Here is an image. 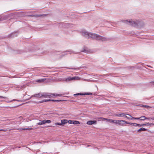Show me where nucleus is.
Returning <instances> with one entry per match:
<instances>
[{
	"mask_svg": "<svg viewBox=\"0 0 154 154\" xmlns=\"http://www.w3.org/2000/svg\"><path fill=\"white\" fill-rule=\"evenodd\" d=\"M61 124H62L63 125L67 123L68 122V120L66 119H63L61 121Z\"/></svg>",
	"mask_w": 154,
	"mask_h": 154,
	"instance_id": "f3484780",
	"label": "nucleus"
},
{
	"mask_svg": "<svg viewBox=\"0 0 154 154\" xmlns=\"http://www.w3.org/2000/svg\"><path fill=\"white\" fill-rule=\"evenodd\" d=\"M84 95V94H82V93H79L74 94V95Z\"/></svg>",
	"mask_w": 154,
	"mask_h": 154,
	"instance_id": "b1692460",
	"label": "nucleus"
},
{
	"mask_svg": "<svg viewBox=\"0 0 154 154\" xmlns=\"http://www.w3.org/2000/svg\"><path fill=\"white\" fill-rule=\"evenodd\" d=\"M35 97L36 98H40L41 97V93H38L36 94L32 95L31 96V97L29 98V99H30L32 97Z\"/></svg>",
	"mask_w": 154,
	"mask_h": 154,
	"instance_id": "9b49d317",
	"label": "nucleus"
},
{
	"mask_svg": "<svg viewBox=\"0 0 154 154\" xmlns=\"http://www.w3.org/2000/svg\"><path fill=\"white\" fill-rule=\"evenodd\" d=\"M147 131V129L143 128H141L139 129H138L137 131L139 132H140L141 131Z\"/></svg>",
	"mask_w": 154,
	"mask_h": 154,
	"instance_id": "dca6fc26",
	"label": "nucleus"
},
{
	"mask_svg": "<svg viewBox=\"0 0 154 154\" xmlns=\"http://www.w3.org/2000/svg\"><path fill=\"white\" fill-rule=\"evenodd\" d=\"M92 94L91 93H85L84 94V95H91Z\"/></svg>",
	"mask_w": 154,
	"mask_h": 154,
	"instance_id": "2f4dec72",
	"label": "nucleus"
},
{
	"mask_svg": "<svg viewBox=\"0 0 154 154\" xmlns=\"http://www.w3.org/2000/svg\"><path fill=\"white\" fill-rule=\"evenodd\" d=\"M124 116L123 117H125L127 119H128V118H128V116H127V115H128V114H125V113H124Z\"/></svg>",
	"mask_w": 154,
	"mask_h": 154,
	"instance_id": "393cba45",
	"label": "nucleus"
},
{
	"mask_svg": "<svg viewBox=\"0 0 154 154\" xmlns=\"http://www.w3.org/2000/svg\"><path fill=\"white\" fill-rule=\"evenodd\" d=\"M23 52V51L21 50H18L16 51L15 53L18 54H21Z\"/></svg>",
	"mask_w": 154,
	"mask_h": 154,
	"instance_id": "a211bd4d",
	"label": "nucleus"
},
{
	"mask_svg": "<svg viewBox=\"0 0 154 154\" xmlns=\"http://www.w3.org/2000/svg\"><path fill=\"white\" fill-rule=\"evenodd\" d=\"M73 121H72V120H69L68 121V122L69 124H73Z\"/></svg>",
	"mask_w": 154,
	"mask_h": 154,
	"instance_id": "7c9ffc66",
	"label": "nucleus"
},
{
	"mask_svg": "<svg viewBox=\"0 0 154 154\" xmlns=\"http://www.w3.org/2000/svg\"><path fill=\"white\" fill-rule=\"evenodd\" d=\"M89 35V38L94 39L98 40L101 41H104L107 40V39L105 37L102 36L95 33H90Z\"/></svg>",
	"mask_w": 154,
	"mask_h": 154,
	"instance_id": "f03ea898",
	"label": "nucleus"
},
{
	"mask_svg": "<svg viewBox=\"0 0 154 154\" xmlns=\"http://www.w3.org/2000/svg\"><path fill=\"white\" fill-rule=\"evenodd\" d=\"M19 118H21H21H22V117L20 116V117H19Z\"/></svg>",
	"mask_w": 154,
	"mask_h": 154,
	"instance_id": "4c0bfd02",
	"label": "nucleus"
},
{
	"mask_svg": "<svg viewBox=\"0 0 154 154\" xmlns=\"http://www.w3.org/2000/svg\"><path fill=\"white\" fill-rule=\"evenodd\" d=\"M32 128H21L18 129L20 130H32Z\"/></svg>",
	"mask_w": 154,
	"mask_h": 154,
	"instance_id": "6ab92c4d",
	"label": "nucleus"
},
{
	"mask_svg": "<svg viewBox=\"0 0 154 154\" xmlns=\"http://www.w3.org/2000/svg\"><path fill=\"white\" fill-rule=\"evenodd\" d=\"M55 125H63L61 123L57 122L55 123Z\"/></svg>",
	"mask_w": 154,
	"mask_h": 154,
	"instance_id": "5701e85b",
	"label": "nucleus"
},
{
	"mask_svg": "<svg viewBox=\"0 0 154 154\" xmlns=\"http://www.w3.org/2000/svg\"><path fill=\"white\" fill-rule=\"evenodd\" d=\"M140 106L145 107L147 109H149V108H152V107H151V106H147V105H142L141 106Z\"/></svg>",
	"mask_w": 154,
	"mask_h": 154,
	"instance_id": "4be33fe9",
	"label": "nucleus"
},
{
	"mask_svg": "<svg viewBox=\"0 0 154 154\" xmlns=\"http://www.w3.org/2000/svg\"><path fill=\"white\" fill-rule=\"evenodd\" d=\"M81 51L82 52H85L86 53H88V50H86L85 49H84V50L83 51Z\"/></svg>",
	"mask_w": 154,
	"mask_h": 154,
	"instance_id": "bb28decb",
	"label": "nucleus"
},
{
	"mask_svg": "<svg viewBox=\"0 0 154 154\" xmlns=\"http://www.w3.org/2000/svg\"><path fill=\"white\" fill-rule=\"evenodd\" d=\"M128 116V117H130V116Z\"/></svg>",
	"mask_w": 154,
	"mask_h": 154,
	"instance_id": "58836bf2",
	"label": "nucleus"
},
{
	"mask_svg": "<svg viewBox=\"0 0 154 154\" xmlns=\"http://www.w3.org/2000/svg\"><path fill=\"white\" fill-rule=\"evenodd\" d=\"M145 125H147V126H148L149 125H154V124H152V123H151V124H149V123H147L146 124H145Z\"/></svg>",
	"mask_w": 154,
	"mask_h": 154,
	"instance_id": "c756f323",
	"label": "nucleus"
},
{
	"mask_svg": "<svg viewBox=\"0 0 154 154\" xmlns=\"http://www.w3.org/2000/svg\"><path fill=\"white\" fill-rule=\"evenodd\" d=\"M127 124H130V125H133V126H135V127H136L137 126H138V125H139V124H137L136 123H131V122H127Z\"/></svg>",
	"mask_w": 154,
	"mask_h": 154,
	"instance_id": "4468645a",
	"label": "nucleus"
},
{
	"mask_svg": "<svg viewBox=\"0 0 154 154\" xmlns=\"http://www.w3.org/2000/svg\"><path fill=\"white\" fill-rule=\"evenodd\" d=\"M127 122L124 120H116V125L123 126L124 123L127 124Z\"/></svg>",
	"mask_w": 154,
	"mask_h": 154,
	"instance_id": "39448f33",
	"label": "nucleus"
},
{
	"mask_svg": "<svg viewBox=\"0 0 154 154\" xmlns=\"http://www.w3.org/2000/svg\"><path fill=\"white\" fill-rule=\"evenodd\" d=\"M100 119H103L104 120H106L108 122H109L112 123H113L116 125V120H112L111 119H106V118H100Z\"/></svg>",
	"mask_w": 154,
	"mask_h": 154,
	"instance_id": "1a4fd4ad",
	"label": "nucleus"
},
{
	"mask_svg": "<svg viewBox=\"0 0 154 154\" xmlns=\"http://www.w3.org/2000/svg\"><path fill=\"white\" fill-rule=\"evenodd\" d=\"M149 83L151 85H154V81H151V82H150Z\"/></svg>",
	"mask_w": 154,
	"mask_h": 154,
	"instance_id": "473e14b6",
	"label": "nucleus"
},
{
	"mask_svg": "<svg viewBox=\"0 0 154 154\" xmlns=\"http://www.w3.org/2000/svg\"><path fill=\"white\" fill-rule=\"evenodd\" d=\"M146 119V117L144 116H142L140 117V120H144Z\"/></svg>",
	"mask_w": 154,
	"mask_h": 154,
	"instance_id": "aec40b11",
	"label": "nucleus"
},
{
	"mask_svg": "<svg viewBox=\"0 0 154 154\" xmlns=\"http://www.w3.org/2000/svg\"><path fill=\"white\" fill-rule=\"evenodd\" d=\"M81 33L82 35L84 37L87 38H89L90 32H88L85 30H83L81 32Z\"/></svg>",
	"mask_w": 154,
	"mask_h": 154,
	"instance_id": "423d86ee",
	"label": "nucleus"
},
{
	"mask_svg": "<svg viewBox=\"0 0 154 154\" xmlns=\"http://www.w3.org/2000/svg\"><path fill=\"white\" fill-rule=\"evenodd\" d=\"M73 124L75 125H78L80 124V122L77 121H73Z\"/></svg>",
	"mask_w": 154,
	"mask_h": 154,
	"instance_id": "412c9836",
	"label": "nucleus"
},
{
	"mask_svg": "<svg viewBox=\"0 0 154 154\" xmlns=\"http://www.w3.org/2000/svg\"><path fill=\"white\" fill-rule=\"evenodd\" d=\"M53 96H62V94H51L48 93H41V97H43L44 98H50L51 97Z\"/></svg>",
	"mask_w": 154,
	"mask_h": 154,
	"instance_id": "7ed1b4c3",
	"label": "nucleus"
},
{
	"mask_svg": "<svg viewBox=\"0 0 154 154\" xmlns=\"http://www.w3.org/2000/svg\"><path fill=\"white\" fill-rule=\"evenodd\" d=\"M145 125H146L145 124H141V125L139 124L138 126H139V127H141L144 126Z\"/></svg>",
	"mask_w": 154,
	"mask_h": 154,
	"instance_id": "cd10ccee",
	"label": "nucleus"
},
{
	"mask_svg": "<svg viewBox=\"0 0 154 154\" xmlns=\"http://www.w3.org/2000/svg\"><path fill=\"white\" fill-rule=\"evenodd\" d=\"M51 122V121L49 120H44L42 121H39V122L37 123L39 125H42L46 123H50Z\"/></svg>",
	"mask_w": 154,
	"mask_h": 154,
	"instance_id": "0eeeda50",
	"label": "nucleus"
},
{
	"mask_svg": "<svg viewBox=\"0 0 154 154\" xmlns=\"http://www.w3.org/2000/svg\"><path fill=\"white\" fill-rule=\"evenodd\" d=\"M128 116H130V118H128V119H129V120H132L133 119H137V120H139V119H140V118H135V117H132L130 114H128Z\"/></svg>",
	"mask_w": 154,
	"mask_h": 154,
	"instance_id": "ddd939ff",
	"label": "nucleus"
},
{
	"mask_svg": "<svg viewBox=\"0 0 154 154\" xmlns=\"http://www.w3.org/2000/svg\"><path fill=\"white\" fill-rule=\"evenodd\" d=\"M7 130H5V129H0V131H7Z\"/></svg>",
	"mask_w": 154,
	"mask_h": 154,
	"instance_id": "72a5a7b5",
	"label": "nucleus"
},
{
	"mask_svg": "<svg viewBox=\"0 0 154 154\" xmlns=\"http://www.w3.org/2000/svg\"><path fill=\"white\" fill-rule=\"evenodd\" d=\"M21 101V102H22V101L21 100H18L17 99H14L12 100H11V101H8V102H11V101Z\"/></svg>",
	"mask_w": 154,
	"mask_h": 154,
	"instance_id": "c85d7f7f",
	"label": "nucleus"
},
{
	"mask_svg": "<svg viewBox=\"0 0 154 154\" xmlns=\"http://www.w3.org/2000/svg\"><path fill=\"white\" fill-rule=\"evenodd\" d=\"M150 119H151L152 120H154V117H152V118H151Z\"/></svg>",
	"mask_w": 154,
	"mask_h": 154,
	"instance_id": "c9c22d12",
	"label": "nucleus"
},
{
	"mask_svg": "<svg viewBox=\"0 0 154 154\" xmlns=\"http://www.w3.org/2000/svg\"><path fill=\"white\" fill-rule=\"evenodd\" d=\"M146 119L149 120V119H150V118H147L146 117Z\"/></svg>",
	"mask_w": 154,
	"mask_h": 154,
	"instance_id": "e433bc0d",
	"label": "nucleus"
},
{
	"mask_svg": "<svg viewBox=\"0 0 154 154\" xmlns=\"http://www.w3.org/2000/svg\"><path fill=\"white\" fill-rule=\"evenodd\" d=\"M64 100H44L42 101L41 102H47V101H53L59 102V101H63Z\"/></svg>",
	"mask_w": 154,
	"mask_h": 154,
	"instance_id": "f8f14e48",
	"label": "nucleus"
},
{
	"mask_svg": "<svg viewBox=\"0 0 154 154\" xmlns=\"http://www.w3.org/2000/svg\"><path fill=\"white\" fill-rule=\"evenodd\" d=\"M124 115V113H118L115 114V116L119 117H123Z\"/></svg>",
	"mask_w": 154,
	"mask_h": 154,
	"instance_id": "2eb2a0df",
	"label": "nucleus"
},
{
	"mask_svg": "<svg viewBox=\"0 0 154 154\" xmlns=\"http://www.w3.org/2000/svg\"><path fill=\"white\" fill-rule=\"evenodd\" d=\"M128 24H130L133 26L137 27L138 28H141L143 27L145 25V23L142 21L136 20L133 21L132 20L129 21L124 20V22Z\"/></svg>",
	"mask_w": 154,
	"mask_h": 154,
	"instance_id": "f257e3e1",
	"label": "nucleus"
},
{
	"mask_svg": "<svg viewBox=\"0 0 154 154\" xmlns=\"http://www.w3.org/2000/svg\"><path fill=\"white\" fill-rule=\"evenodd\" d=\"M81 78L78 76H75L73 77H68L66 78L65 79V81L66 82H68L72 80H80Z\"/></svg>",
	"mask_w": 154,
	"mask_h": 154,
	"instance_id": "20e7f679",
	"label": "nucleus"
},
{
	"mask_svg": "<svg viewBox=\"0 0 154 154\" xmlns=\"http://www.w3.org/2000/svg\"><path fill=\"white\" fill-rule=\"evenodd\" d=\"M86 124L88 125H95L97 124V121L95 120H90L88 121Z\"/></svg>",
	"mask_w": 154,
	"mask_h": 154,
	"instance_id": "9d476101",
	"label": "nucleus"
},
{
	"mask_svg": "<svg viewBox=\"0 0 154 154\" xmlns=\"http://www.w3.org/2000/svg\"><path fill=\"white\" fill-rule=\"evenodd\" d=\"M0 97L1 98H6V97H3V96H0Z\"/></svg>",
	"mask_w": 154,
	"mask_h": 154,
	"instance_id": "f704fd0d",
	"label": "nucleus"
},
{
	"mask_svg": "<svg viewBox=\"0 0 154 154\" xmlns=\"http://www.w3.org/2000/svg\"><path fill=\"white\" fill-rule=\"evenodd\" d=\"M49 80L48 79H43L36 80L35 81L37 83H47L48 82Z\"/></svg>",
	"mask_w": 154,
	"mask_h": 154,
	"instance_id": "6e6552de",
	"label": "nucleus"
},
{
	"mask_svg": "<svg viewBox=\"0 0 154 154\" xmlns=\"http://www.w3.org/2000/svg\"><path fill=\"white\" fill-rule=\"evenodd\" d=\"M30 16L32 17H38L40 16V15H30Z\"/></svg>",
	"mask_w": 154,
	"mask_h": 154,
	"instance_id": "a878e982",
	"label": "nucleus"
}]
</instances>
